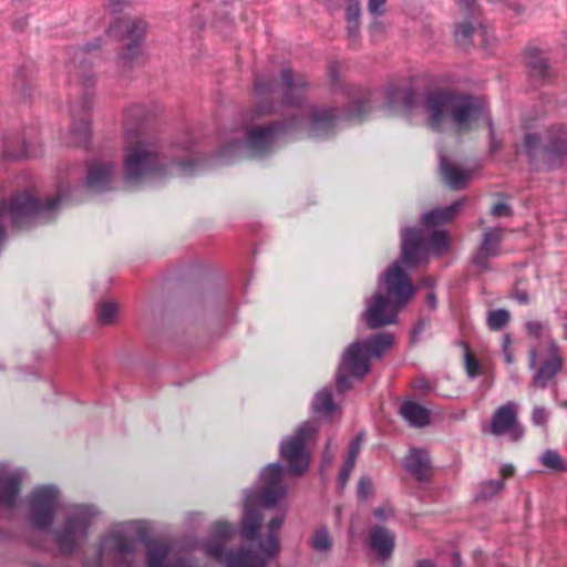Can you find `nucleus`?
Masks as SVG:
<instances>
[{"mask_svg": "<svg viewBox=\"0 0 567 567\" xmlns=\"http://www.w3.org/2000/svg\"><path fill=\"white\" fill-rule=\"evenodd\" d=\"M468 16H474L476 11V0H462Z\"/></svg>", "mask_w": 567, "mask_h": 567, "instance_id": "obj_61", "label": "nucleus"}, {"mask_svg": "<svg viewBox=\"0 0 567 567\" xmlns=\"http://www.w3.org/2000/svg\"><path fill=\"white\" fill-rule=\"evenodd\" d=\"M264 558H258L257 554L249 549H241L228 557V567H266Z\"/></svg>", "mask_w": 567, "mask_h": 567, "instance_id": "obj_36", "label": "nucleus"}, {"mask_svg": "<svg viewBox=\"0 0 567 567\" xmlns=\"http://www.w3.org/2000/svg\"><path fill=\"white\" fill-rule=\"evenodd\" d=\"M549 419V412L544 406H535L532 413V422L536 426L546 425Z\"/></svg>", "mask_w": 567, "mask_h": 567, "instance_id": "obj_48", "label": "nucleus"}, {"mask_svg": "<svg viewBox=\"0 0 567 567\" xmlns=\"http://www.w3.org/2000/svg\"><path fill=\"white\" fill-rule=\"evenodd\" d=\"M388 107L391 111H412L415 107V93L411 87H392L388 91Z\"/></svg>", "mask_w": 567, "mask_h": 567, "instance_id": "obj_31", "label": "nucleus"}, {"mask_svg": "<svg viewBox=\"0 0 567 567\" xmlns=\"http://www.w3.org/2000/svg\"><path fill=\"white\" fill-rule=\"evenodd\" d=\"M525 63L529 75L536 81L544 82L554 76V70L548 64L545 54L538 49H528L525 53Z\"/></svg>", "mask_w": 567, "mask_h": 567, "instance_id": "obj_25", "label": "nucleus"}, {"mask_svg": "<svg viewBox=\"0 0 567 567\" xmlns=\"http://www.w3.org/2000/svg\"><path fill=\"white\" fill-rule=\"evenodd\" d=\"M284 520L285 516L282 515L271 518L267 525V536L258 544L260 555L257 554V557L264 558L266 563L269 558L276 557L280 551L279 537L276 533L281 528Z\"/></svg>", "mask_w": 567, "mask_h": 567, "instance_id": "obj_27", "label": "nucleus"}, {"mask_svg": "<svg viewBox=\"0 0 567 567\" xmlns=\"http://www.w3.org/2000/svg\"><path fill=\"white\" fill-rule=\"evenodd\" d=\"M440 171L444 183L452 189L458 190L464 188L471 179V172L451 164L446 156L441 152Z\"/></svg>", "mask_w": 567, "mask_h": 567, "instance_id": "obj_28", "label": "nucleus"}, {"mask_svg": "<svg viewBox=\"0 0 567 567\" xmlns=\"http://www.w3.org/2000/svg\"><path fill=\"white\" fill-rule=\"evenodd\" d=\"M59 507V491L53 485L35 487L28 498V515L32 526L48 530L54 520Z\"/></svg>", "mask_w": 567, "mask_h": 567, "instance_id": "obj_9", "label": "nucleus"}, {"mask_svg": "<svg viewBox=\"0 0 567 567\" xmlns=\"http://www.w3.org/2000/svg\"><path fill=\"white\" fill-rule=\"evenodd\" d=\"M400 414L413 427H423L430 422L429 410L415 401L403 402Z\"/></svg>", "mask_w": 567, "mask_h": 567, "instance_id": "obj_33", "label": "nucleus"}, {"mask_svg": "<svg viewBox=\"0 0 567 567\" xmlns=\"http://www.w3.org/2000/svg\"><path fill=\"white\" fill-rule=\"evenodd\" d=\"M426 303L431 307V308H435L436 305H437V300H436V296L433 291H430L427 295H426Z\"/></svg>", "mask_w": 567, "mask_h": 567, "instance_id": "obj_64", "label": "nucleus"}, {"mask_svg": "<svg viewBox=\"0 0 567 567\" xmlns=\"http://www.w3.org/2000/svg\"><path fill=\"white\" fill-rule=\"evenodd\" d=\"M373 515L375 516V518H378L380 520H386L393 516V511L389 506H382V507L375 508L373 511Z\"/></svg>", "mask_w": 567, "mask_h": 567, "instance_id": "obj_58", "label": "nucleus"}, {"mask_svg": "<svg viewBox=\"0 0 567 567\" xmlns=\"http://www.w3.org/2000/svg\"><path fill=\"white\" fill-rule=\"evenodd\" d=\"M488 128H489V153L495 154L503 147V143L499 138L496 137L494 127H493V123L489 120H488Z\"/></svg>", "mask_w": 567, "mask_h": 567, "instance_id": "obj_53", "label": "nucleus"}, {"mask_svg": "<svg viewBox=\"0 0 567 567\" xmlns=\"http://www.w3.org/2000/svg\"><path fill=\"white\" fill-rule=\"evenodd\" d=\"M118 308L112 301H102L96 307V317L102 324H112L116 321Z\"/></svg>", "mask_w": 567, "mask_h": 567, "instance_id": "obj_38", "label": "nucleus"}, {"mask_svg": "<svg viewBox=\"0 0 567 567\" xmlns=\"http://www.w3.org/2000/svg\"><path fill=\"white\" fill-rule=\"evenodd\" d=\"M93 512L87 506H75L68 514L61 528L53 532L55 543L63 553H72L78 545L85 542Z\"/></svg>", "mask_w": 567, "mask_h": 567, "instance_id": "obj_10", "label": "nucleus"}, {"mask_svg": "<svg viewBox=\"0 0 567 567\" xmlns=\"http://www.w3.org/2000/svg\"><path fill=\"white\" fill-rule=\"evenodd\" d=\"M241 549L243 548H239V549H236V550H234V549L227 550L225 548L224 544H221L220 542H210V543H207L205 545L206 553L208 555L215 557L218 560L225 561L226 567H228V557H229V555L236 554V553H238Z\"/></svg>", "mask_w": 567, "mask_h": 567, "instance_id": "obj_42", "label": "nucleus"}, {"mask_svg": "<svg viewBox=\"0 0 567 567\" xmlns=\"http://www.w3.org/2000/svg\"><path fill=\"white\" fill-rule=\"evenodd\" d=\"M369 544L377 556L382 559H389L392 556L395 536L383 526H373L369 534Z\"/></svg>", "mask_w": 567, "mask_h": 567, "instance_id": "obj_23", "label": "nucleus"}, {"mask_svg": "<svg viewBox=\"0 0 567 567\" xmlns=\"http://www.w3.org/2000/svg\"><path fill=\"white\" fill-rule=\"evenodd\" d=\"M429 124L435 131H443L451 122L457 132H467L472 124L485 115L483 103L472 96L451 92L429 93L424 101Z\"/></svg>", "mask_w": 567, "mask_h": 567, "instance_id": "obj_3", "label": "nucleus"}, {"mask_svg": "<svg viewBox=\"0 0 567 567\" xmlns=\"http://www.w3.org/2000/svg\"><path fill=\"white\" fill-rule=\"evenodd\" d=\"M3 156L10 159L29 158L37 155L33 148H30L22 140L19 132H8L3 134Z\"/></svg>", "mask_w": 567, "mask_h": 567, "instance_id": "obj_30", "label": "nucleus"}, {"mask_svg": "<svg viewBox=\"0 0 567 567\" xmlns=\"http://www.w3.org/2000/svg\"><path fill=\"white\" fill-rule=\"evenodd\" d=\"M383 281L388 297L375 292L363 312L364 320L371 329L395 322L399 311L408 303L415 291L409 276L398 262L393 264L384 274Z\"/></svg>", "mask_w": 567, "mask_h": 567, "instance_id": "obj_4", "label": "nucleus"}, {"mask_svg": "<svg viewBox=\"0 0 567 567\" xmlns=\"http://www.w3.org/2000/svg\"><path fill=\"white\" fill-rule=\"evenodd\" d=\"M491 213L495 217H504V216H509L512 214V209L505 203H496L492 207Z\"/></svg>", "mask_w": 567, "mask_h": 567, "instance_id": "obj_56", "label": "nucleus"}, {"mask_svg": "<svg viewBox=\"0 0 567 567\" xmlns=\"http://www.w3.org/2000/svg\"><path fill=\"white\" fill-rule=\"evenodd\" d=\"M312 406L315 412L329 414L333 411L334 404L332 400V394L329 390L319 391L312 402Z\"/></svg>", "mask_w": 567, "mask_h": 567, "instance_id": "obj_39", "label": "nucleus"}, {"mask_svg": "<svg viewBox=\"0 0 567 567\" xmlns=\"http://www.w3.org/2000/svg\"><path fill=\"white\" fill-rule=\"evenodd\" d=\"M146 29L147 23L141 18H121L111 25L110 30L112 32H120L131 40L125 51L118 56V62L123 66L131 65L138 58L141 53V41Z\"/></svg>", "mask_w": 567, "mask_h": 567, "instance_id": "obj_13", "label": "nucleus"}, {"mask_svg": "<svg viewBox=\"0 0 567 567\" xmlns=\"http://www.w3.org/2000/svg\"><path fill=\"white\" fill-rule=\"evenodd\" d=\"M361 343L370 359H379L391 348L393 338L389 333H378Z\"/></svg>", "mask_w": 567, "mask_h": 567, "instance_id": "obj_35", "label": "nucleus"}, {"mask_svg": "<svg viewBox=\"0 0 567 567\" xmlns=\"http://www.w3.org/2000/svg\"><path fill=\"white\" fill-rule=\"evenodd\" d=\"M370 371V358L363 343L354 342L344 351L337 372V388L346 392L351 388L350 379L361 380Z\"/></svg>", "mask_w": 567, "mask_h": 567, "instance_id": "obj_12", "label": "nucleus"}, {"mask_svg": "<svg viewBox=\"0 0 567 567\" xmlns=\"http://www.w3.org/2000/svg\"><path fill=\"white\" fill-rule=\"evenodd\" d=\"M527 332L536 339H542L546 336L547 328L539 321L532 320L526 323Z\"/></svg>", "mask_w": 567, "mask_h": 567, "instance_id": "obj_49", "label": "nucleus"}, {"mask_svg": "<svg viewBox=\"0 0 567 567\" xmlns=\"http://www.w3.org/2000/svg\"><path fill=\"white\" fill-rule=\"evenodd\" d=\"M70 200L64 190L55 197L44 202L27 192L17 194L9 202H0V241L6 239V221L9 220L17 228H24L30 224L47 223L53 219L62 204Z\"/></svg>", "mask_w": 567, "mask_h": 567, "instance_id": "obj_5", "label": "nucleus"}, {"mask_svg": "<svg viewBox=\"0 0 567 567\" xmlns=\"http://www.w3.org/2000/svg\"><path fill=\"white\" fill-rule=\"evenodd\" d=\"M309 544L315 551L321 554H329L333 547V540L327 527L316 529Z\"/></svg>", "mask_w": 567, "mask_h": 567, "instance_id": "obj_37", "label": "nucleus"}, {"mask_svg": "<svg viewBox=\"0 0 567 567\" xmlns=\"http://www.w3.org/2000/svg\"><path fill=\"white\" fill-rule=\"evenodd\" d=\"M115 175V166L111 162H93L89 165L86 185L94 192H103L110 187Z\"/></svg>", "mask_w": 567, "mask_h": 567, "instance_id": "obj_22", "label": "nucleus"}, {"mask_svg": "<svg viewBox=\"0 0 567 567\" xmlns=\"http://www.w3.org/2000/svg\"><path fill=\"white\" fill-rule=\"evenodd\" d=\"M542 464L556 472H567V462L554 450H547L542 455Z\"/></svg>", "mask_w": 567, "mask_h": 567, "instance_id": "obj_40", "label": "nucleus"}, {"mask_svg": "<svg viewBox=\"0 0 567 567\" xmlns=\"http://www.w3.org/2000/svg\"><path fill=\"white\" fill-rule=\"evenodd\" d=\"M196 168L194 161L166 164L158 146L147 140H138L125 150L124 175L130 183H140L148 177L164 178L167 175L186 177L195 174Z\"/></svg>", "mask_w": 567, "mask_h": 567, "instance_id": "obj_2", "label": "nucleus"}, {"mask_svg": "<svg viewBox=\"0 0 567 567\" xmlns=\"http://www.w3.org/2000/svg\"><path fill=\"white\" fill-rule=\"evenodd\" d=\"M515 402H507L499 406L493 414L491 421V432L495 435L509 433L513 440H518L523 435V429L517 423V409Z\"/></svg>", "mask_w": 567, "mask_h": 567, "instance_id": "obj_16", "label": "nucleus"}, {"mask_svg": "<svg viewBox=\"0 0 567 567\" xmlns=\"http://www.w3.org/2000/svg\"><path fill=\"white\" fill-rule=\"evenodd\" d=\"M514 298L522 305H526L529 301V296L526 291H517Z\"/></svg>", "mask_w": 567, "mask_h": 567, "instance_id": "obj_62", "label": "nucleus"}, {"mask_svg": "<svg viewBox=\"0 0 567 567\" xmlns=\"http://www.w3.org/2000/svg\"><path fill=\"white\" fill-rule=\"evenodd\" d=\"M23 473L0 465V506L12 507L19 497Z\"/></svg>", "mask_w": 567, "mask_h": 567, "instance_id": "obj_17", "label": "nucleus"}, {"mask_svg": "<svg viewBox=\"0 0 567 567\" xmlns=\"http://www.w3.org/2000/svg\"><path fill=\"white\" fill-rule=\"evenodd\" d=\"M404 467L417 481H425L431 472L430 457L424 450L412 449L404 458Z\"/></svg>", "mask_w": 567, "mask_h": 567, "instance_id": "obj_29", "label": "nucleus"}, {"mask_svg": "<svg viewBox=\"0 0 567 567\" xmlns=\"http://www.w3.org/2000/svg\"><path fill=\"white\" fill-rule=\"evenodd\" d=\"M317 426L312 422L302 423L289 439L280 445L281 458L287 463V471L292 475H301L309 466L310 453L307 442L316 434Z\"/></svg>", "mask_w": 567, "mask_h": 567, "instance_id": "obj_8", "label": "nucleus"}, {"mask_svg": "<svg viewBox=\"0 0 567 567\" xmlns=\"http://www.w3.org/2000/svg\"><path fill=\"white\" fill-rule=\"evenodd\" d=\"M504 488V482L502 480H492L481 483L480 488L476 493L477 499H488L494 495L498 494Z\"/></svg>", "mask_w": 567, "mask_h": 567, "instance_id": "obj_41", "label": "nucleus"}, {"mask_svg": "<svg viewBox=\"0 0 567 567\" xmlns=\"http://www.w3.org/2000/svg\"><path fill=\"white\" fill-rule=\"evenodd\" d=\"M386 0H368V10L373 16L384 14Z\"/></svg>", "mask_w": 567, "mask_h": 567, "instance_id": "obj_55", "label": "nucleus"}, {"mask_svg": "<svg viewBox=\"0 0 567 567\" xmlns=\"http://www.w3.org/2000/svg\"><path fill=\"white\" fill-rule=\"evenodd\" d=\"M214 530H215V534L221 538H228L234 533L233 526L225 522L216 523L214 526Z\"/></svg>", "mask_w": 567, "mask_h": 567, "instance_id": "obj_54", "label": "nucleus"}, {"mask_svg": "<svg viewBox=\"0 0 567 567\" xmlns=\"http://www.w3.org/2000/svg\"><path fill=\"white\" fill-rule=\"evenodd\" d=\"M527 155L534 159L540 151L543 161L549 168L559 167L567 156V125H555L548 128L544 137L528 133L524 140Z\"/></svg>", "mask_w": 567, "mask_h": 567, "instance_id": "obj_6", "label": "nucleus"}, {"mask_svg": "<svg viewBox=\"0 0 567 567\" xmlns=\"http://www.w3.org/2000/svg\"><path fill=\"white\" fill-rule=\"evenodd\" d=\"M131 2V0H107L106 2V8L111 11V12H118L121 11L124 7L128 6Z\"/></svg>", "mask_w": 567, "mask_h": 567, "instance_id": "obj_59", "label": "nucleus"}, {"mask_svg": "<svg viewBox=\"0 0 567 567\" xmlns=\"http://www.w3.org/2000/svg\"><path fill=\"white\" fill-rule=\"evenodd\" d=\"M429 326V321L425 319L420 320L412 331V340L416 342L419 337L423 333L425 328Z\"/></svg>", "mask_w": 567, "mask_h": 567, "instance_id": "obj_60", "label": "nucleus"}, {"mask_svg": "<svg viewBox=\"0 0 567 567\" xmlns=\"http://www.w3.org/2000/svg\"><path fill=\"white\" fill-rule=\"evenodd\" d=\"M447 245L444 231L434 230L425 237L420 229H405L402 234V260L405 265L414 267L425 259L429 249L441 252Z\"/></svg>", "mask_w": 567, "mask_h": 567, "instance_id": "obj_7", "label": "nucleus"}, {"mask_svg": "<svg viewBox=\"0 0 567 567\" xmlns=\"http://www.w3.org/2000/svg\"><path fill=\"white\" fill-rule=\"evenodd\" d=\"M503 234L504 230L498 227H488L483 231L481 245L472 257L473 265L480 271L488 270L489 259L501 255Z\"/></svg>", "mask_w": 567, "mask_h": 567, "instance_id": "obj_15", "label": "nucleus"}, {"mask_svg": "<svg viewBox=\"0 0 567 567\" xmlns=\"http://www.w3.org/2000/svg\"><path fill=\"white\" fill-rule=\"evenodd\" d=\"M511 315L505 309L493 310L487 316V326L492 331H498L509 321Z\"/></svg>", "mask_w": 567, "mask_h": 567, "instance_id": "obj_43", "label": "nucleus"}, {"mask_svg": "<svg viewBox=\"0 0 567 567\" xmlns=\"http://www.w3.org/2000/svg\"><path fill=\"white\" fill-rule=\"evenodd\" d=\"M244 146L240 141H231L220 151V157L225 159L226 163L230 162L233 158V154L237 153Z\"/></svg>", "mask_w": 567, "mask_h": 567, "instance_id": "obj_50", "label": "nucleus"}, {"mask_svg": "<svg viewBox=\"0 0 567 567\" xmlns=\"http://www.w3.org/2000/svg\"><path fill=\"white\" fill-rule=\"evenodd\" d=\"M473 32L474 28L471 22L465 21L457 24L454 33L457 43L462 45L467 44L473 35Z\"/></svg>", "mask_w": 567, "mask_h": 567, "instance_id": "obj_44", "label": "nucleus"}, {"mask_svg": "<svg viewBox=\"0 0 567 567\" xmlns=\"http://www.w3.org/2000/svg\"><path fill=\"white\" fill-rule=\"evenodd\" d=\"M373 493V484L369 477H361L358 482L357 494L360 499H365Z\"/></svg>", "mask_w": 567, "mask_h": 567, "instance_id": "obj_47", "label": "nucleus"}, {"mask_svg": "<svg viewBox=\"0 0 567 567\" xmlns=\"http://www.w3.org/2000/svg\"><path fill=\"white\" fill-rule=\"evenodd\" d=\"M277 86L278 84L274 79L268 80L262 76H258L256 79L255 92L258 97V102L256 104L254 112L257 117L277 113L274 104L267 99L268 95L275 93Z\"/></svg>", "mask_w": 567, "mask_h": 567, "instance_id": "obj_24", "label": "nucleus"}, {"mask_svg": "<svg viewBox=\"0 0 567 567\" xmlns=\"http://www.w3.org/2000/svg\"><path fill=\"white\" fill-rule=\"evenodd\" d=\"M147 109L142 104H134L124 111V131L127 138L137 135L141 123L147 117Z\"/></svg>", "mask_w": 567, "mask_h": 567, "instance_id": "obj_34", "label": "nucleus"}, {"mask_svg": "<svg viewBox=\"0 0 567 567\" xmlns=\"http://www.w3.org/2000/svg\"><path fill=\"white\" fill-rule=\"evenodd\" d=\"M265 488L259 498L265 508L275 507L286 496L284 484V468L279 463H271L261 473Z\"/></svg>", "mask_w": 567, "mask_h": 567, "instance_id": "obj_14", "label": "nucleus"}, {"mask_svg": "<svg viewBox=\"0 0 567 567\" xmlns=\"http://www.w3.org/2000/svg\"><path fill=\"white\" fill-rule=\"evenodd\" d=\"M134 544L122 532L112 530L100 543L96 567H102L103 559L109 554L126 555L133 551Z\"/></svg>", "mask_w": 567, "mask_h": 567, "instance_id": "obj_20", "label": "nucleus"}, {"mask_svg": "<svg viewBox=\"0 0 567 567\" xmlns=\"http://www.w3.org/2000/svg\"><path fill=\"white\" fill-rule=\"evenodd\" d=\"M256 493L248 491L245 496V513L241 520V537L245 540H255L259 535L262 515L255 508Z\"/></svg>", "mask_w": 567, "mask_h": 567, "instance_id": "obj_21", "label": "nucleus"}, {"mask_svg": "<svg viewBox=\"0 0 567 567\" xmlns=\"http://www.w3.org/2000/svg\"><path fill=\"white\" fill-rule=\"evenodd\" d=\"M463 200H456L443 208H435L422 215V225L434 227L452 220L461 210Z\"/></svg>", "mask_w": 567, "mask_h": 567, "instance_id": "obj_32", "label": "nucleus"}, {"mask_svg": "<svg viewBox=\"0 0 567 567\" xmlns=\"http://www.w3.org/2000/svg\"><path fill=\"white\" fill-rule=\"evenodd\" d=\"M280 76L282 100L279 113L288 118L284 122L275 121L267 125L252 126L247 131L246 146L255 156L267 154L280 138L292 136L302 128H307L312 137H328L341 122L361 121L368 112L365 102L357 103L346 113L329 107H306V78L288 68L281 71Z\"/></svg>", "mask_w": 567, "mask_h": 567, "instance_id": "obj_1", "label": "nucleus"}, {"mask_svg": "<svg viewBox=\"0 0 567 567\" xmlns=\"http://www.w3.org/2000/svg\"><path fill=\"white\" fill-rule=\"evenodd\" d=\"M354 465H355L354 463H351L348 461H346L344 464L342 465V467L339 472V475H338V488L340 492L344 489V487L349 481L350 474L354 468Z\"/></svg>", "mask_w": 567, "mask_h": 567, "instance_id": "obj_46", "label": "nucleus"}, {"mask_svg": "<svg viewBox=\"0 0 567 567\" xmlns=\"http://www.w3.org/2000/svg\"><path fill=\"white\" fill-rule=\"evenodd\" d=\"M97 48L99 44H94L78 50L69 64V83L79 89L78 94H82L78 102L71 104V109L75 107L78 112L81 110V102L85 96H90L93 103V90L96 81L92 71V61L87 54Z\"/></svg>", "mask_w": 567, "mask_h": 567, "instance_id": "obj_11", "label": "nucleus"}, {"mask_svg": "<svg viewBox=\"0 0 567 567\" xmlns=\"http://www.w3.org/2000/svg\"><path fill=\"white\" fill-rule=\"evenodd\" d=\"M549 354L550 358L544 361L536 373L533 377L530 385L537 389H545L549 384V382L556 377V374L560 371L563 365V360L559 354V348L557 343L553 340H549Z\"/></svg>", "mask_w": 567, "mask_h": 567, "instance_id": "obj_19", "label": "nucleus"}, {"mask_svg": "<svg viewBox=\"0 0 567 567\" xmlns=\"http://www.w3.org/2000/svg\"><path fill=\"white\" fill-rule=\"evenodd\" d=\"M348 37L355 40L359 37L360 20H347Z\"/></svg>", "mask_w": 567, "mask_h": 567, "instance_id": "obj_57", "label": "nucleus"}, {"mask_svg": "<svg viewBox=\"0 0 567 567\" xmlns=\"http://www.w3.org/2000/svg\"><path fill=\"white\" fill-rule=\"evenodd\" d=\"M514 474V467L512 465H503L501 467L502 477H509Z\"/></svg>", "mask_w": 567, "mask_h": 567, "instance_id": "obj_63", "label": "nucleus"}, {"mask_svg": "<svg viewBox=\"0 0 567 567\" xmlns=\"http://www.w3.org/2000/svg\"><path fill=\"white\" fill-rule=\"evenodd\" d=\"M465 369L470 378H475L480 373V362L470 352L465 353Z\"/></svg>", "mask_w": 567, "mask_h": 567, "instance_id": "obj_51", "label": "nucleus"}, {"mask_svg": "<svg viewBox=\"0 0 567 567\" xmlns=\"http://www.w3.org/2000/svg\"><path fill=\"white\" fill-rule=\"evenodd\" d=\"M347 20H360L361 3L359 0H348L346 7Z\"/></svg>", "mask_w": 567, "mask_h": 567, "instance_id": "obj_52", "label": "nucleus"}, {"mask_svg": "<svg viewBox=\"0 0 567 567\" xmlns=\"http://www.w3.org/2000/svg\"><path fill=\"white\" fill-rule=\"evenodd\" d=\"M92 109V102L90 96H85L81 102V110L78 112L75 107L71 109L72 124L70 128L73 143L78 145L85 144L91 134L90 128V115L89 112Z\"/></svg>", "mask_w": 567, "mask_h": 567, "instance_id": "obj_18", "label": "nucleus"}, {"mask_svg": "<svg viewBox=\"0 0 567 567\" xmlns=\"http://www.w3.org/2000/svg\"><path fill=\"white\" fill-rule=\"evenodd\" d=\"M362 446V434L359 433L354 439L351 440L348 449V455L346 461L354 463L357 461V457L360 453Z\"/></svg>", "mask_w": 567, "mask_h": 567, "instance_id": "obj_45", "label": "nucleus"}, {"mask_svg": "<svg viewBox=\"0 0 567 567\" xmlns=\"http://www.w3.org/2000/svg\"><path fill=\"white\" fill-rule=\"evenodd\" d=\"M146 550L147 567H190V565L184 559H178L172 564H168L167 557L171 553V547L165 543L150 540L146 543Z\"/></svg>", "mask_w": 567, "mask_h": 567, "instance_id": "obj_26", "label": "nucleus"}]
</instances>
